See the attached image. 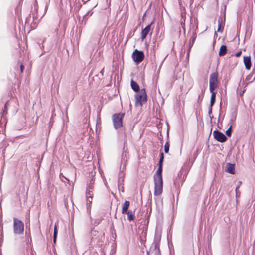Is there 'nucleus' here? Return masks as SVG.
Returning <instances> with one entry per match:
<instances>
[{"label":"nucleus","instance_id":"obj_1","mask_svg":"<svg viewBox=\"0 0 255 255\" xmlns=\"http://www.w3.org/2000/svg\"><path fill=\"white\" fill-rule=\"evenodd\" d=\"M163 158V153H161L159 160V167L154 175V194L155 196H160L162 193L163 179L162 176V172Z\"/></svg>","mask_w":255,"mask_h":255},{"label":"nucleus","instance_id":"obj_2","mask_svg":"<svg viewBox=\"0 0 255 255\" xmlns=\"http://www.w3.org/2000/svg\"><path fill=\"white\" fill-rule=\"evenodd\" d=\"M136 106L141 107L147 100V96L144 89L140 90L139 92L135 95Z\"/></svg>","mask_w":255,"mask_h":255},{"label":"nucleus","instance_id":"obj_3","mask_svg":"<svg viewBox=\"0 0 255 255\" xmlns=\"http://www.w3.org/2000/svg\"><path fill=\"white\" fill-rule=\"evenodd\" d=\"M13 230L15 234H21L24 231L23 222L16 218L13 219Z\"/></svg>","mask_w":255,"mask_h":255},{"label":"nucleus","instance_id":"obj_4","mask_svg":"<svg viewBox=\"0 0 255 255\" xmlns=\"http://www.w3.org/2000/svg\"><path fill=\"white\" fill-rule=\"evenodd\" d=\"M124 113H118L113 116V122L115 128H118L122 127V119Z\"/></svg>","mask_w":255,"mask_h":255},{"label":"nucleus","instance_id":"obj_5","mask_svg":"<svg viewBox=\"0 0 255 255\" xmlns=\"http://www.w3.org/2000/svg\"><path fill=\"white\" fill-rule=\"evenodd\" d=\"M218 73L216 72L213 73L210 76V92L214 91L218 85Z\"/></svg>","mask_w":255,"mask_h":255},{"label":"nucleus","instance_id":"obj_6","mask_svg":"<svg viewBox=\"0 0 255 255\" xmlns=\"http://www.w3.org/2000/svg\"><path fill=\"white\" fill-rule=\"evenodd\" d=\"M144 55L143 52L135 50L132 54V58L133 60L139 63L141 62L144 59Z\"/></svg>","mask_w":255,"mask_h":255},{"label":"nucleus","instance_id":"obj_7","mask_svg":"<svg viewBox=\"0 0 255 255\" xmlns=\"http://www.w3.org/2000/svg\"><path fill=\"white\" fill-rule=\"evenodd\" d=\"M213 135L216 140L220 142H224L227 140V138L225 135L223 133L218 131H214L213 132Z\"/></svg>","mask_w":255,"mask_h":255},{"label":"nucleus","instance_id":"obj_8","mask_svg":"<svg viewBox=\"0 0 255 255\" xmlns=\"http://www.w3.org/2000/svg\"><path fill=\"white\" fill-rule=\"evenodd\" d=\"M226 171L229 173L235 174V164L228 163L226 165Z\"/></svg>","mask_w":255,"mask_h":255},{"label":"nucleus","instance_id":"obj_9","mask_svg":"<svg viewBox=\"0 0 255 255\" xmlns=\"http://www.w3.org/2000/svg\"><path fill=\"white\" fill-rule=\"evenodd\" d=\"M243 61L246 69L247 70H250L251 66V57L250 56L244 57Z\"/></svg>","mask_w":255,"mask_h":255},{"label":"nucleus","instance_id":"obj_10","mask_svg":"<svg viewBox=\"0 0 255 255\" xmlns=\"http://www.w3.org/2000/svg\"><path fill=\"white\" fill-rule=\"evenodd\" d=\"M150 30V25L147 26L141 32V38L142 40L145 38Z\"/></svg>","mask_w":255,"mask_h":255},{"label":"nucleus","instance_id":"obj_11","mask_svg":"<svg viewBox=\"0 0 255 255\" xmlns=\"http://www.w3.org/2000/svg\"><path fill=\"white\" fill-rule=\"evenodd\" d=\"M130 203L129 201H126L125 202L123 208H122V212L123 214H125L126 213H127L128 212V210L129 206Z\"/></svg>","mask_w":255,"mask_h":255},{"label":"nucleus","instance_id":"obj_12","mask_svg":"<svg viewBox=\"0 0 255 255\" xmlns=\"http://www.w3.org/2000/svg\"><path fill=\"white\" fill-rule=\"evenodd\" d=\"M131 86L133 90H134L135 91H138L139 90V87L138 85L133 80L131 81Z\"/></svg>","mask_w":255,"mask_h":255},{"label":"nucleus","instance_id":"obj_13","mask_svg":"<svg viewBox=\"0 0 255 255\" xmlns=\"http://www.w3.org/2000/svg\"><path fill=\"white\" fill-rule=\"evenodd\" d=\"M211 92L212 93V95H211V97L210 104H211V106H212L215 102L216 93L214 91Z\"/></svg>","mask_w":255,"mask_h":255},{"label":"nucleus","instance_id":"obj_14","mask_svg":"<svg viewBox=\"0 0 255 255\" xmlns=\"http://www.w3.org/2000/svg\"><path fill=\"white\" fill-rule=\"evenodd\" d=\"M226 52V47L225 46H222L220 48L219 54L221 56L224 55Z\"/></svg>","mask_w":255,"mask_h":255},{"label":"nucleus","instance_id":"obj_15","mask_svg":"<svg viewBox=\"0 0 255 255\" xmlns=\"http://www.w3.org/2000/svg\"><path fill=\"white\" fill-rule=\"evenodd\" d=\"M57 234V226H56V225H55V227H54V235H53V242H54V243H55V242H56Z\"/></svg>","mask_w":255,"mask_h":255},{"label":"nucleus","instance_id":"obj_16","mask_svg":"<svg viewBox=\"0 0 255 255\" xmlns=\"http://www.w3.org/2000/svg\"><path fill=\"white\" fill-rule=\"evenodd\" d=\"M125 214H128V219L130 221L132 220L133 219V214H132L131 212L128 211L127 213H126Z\"/></svg>","mask_w":255,"mask_h":255},{"label":"nucleus","instance_id":"obj_17","mask_svg":"<svg viewBox=\"0 0 255 255\" xmlns=\"http://www.w3.org/2000/svg\"><path fill=\"white\" fill-rule=\"evenodd\" d=\"M232 133V126H230L228 129L226 130V133L228 136H230Z\"/></svg>","mask_w":255,"mask_h":255},{"label":"nucleus","instance_id":"obj_18","mask_svg":"<svg viewBox=\"0 0 255 255\" xmlns=\"http://www.w3.org/2000/svg\"><path fill=\"white\" fill-rule=\"evenodd\" d=\"M169 150V144L168 142H166L164 146L165 152L166 153H168Z\"/></svg>","mask_w":255,"mask_h":255},{"label":"nucleus","instance_id":"obj_19","mask_svg":"<svg viewBox=\"0 0 255 255\" xmlns=\"http://www.w3.org/2000/svg\"><path fill=\"white\" fill-rule=\"evenodd\" d=\"M217 31L220 32H222L223 31V28L222 27V24L219 21V25Z\"/></svg>","mask_w":255,"mask_h":255},{"label":"nucleus","instance_id":"obj_20","mask_svg":"<svg viewBox=\"0 0 255 255\" xmlns=\"http://www.w3.org/2000/svg\"><path fill=\"white\" fill-rule=\"evenodd\" d=\"M20 72L22 73L24 69V66L22 64H21L20 65Z\"/></svg>","mask_w":255,"mask_h":255},{"label":"nucleus","instance_id":"obj_21","mask_svg":"<svg viewBox=\"0 0 255 255\" xmlns=\"http://www.w3.org/2000/svg\"><path fill=\"white\" fill-rule=\"evenodd\" d=\"M60 177L61 178H64L66 180H68V179L66 177H65V176H64L62 173H61V174H60Z\"/></svg>","mask_w":255,"mask_h":255},{"label":"nucleus","instance_id":"obj_22","mask_svg":"<svg viewBox=\"0 0 255 255\" xmlns=\"http://www.w3.org/2000/svg\"><path fill=\"white\" fill-rule=\"evenodd\" d=\"M241 52L240 51L236 54V56L237 57H239L241 55Z\"/></svg>","mask_w":255,"mask_h":255},{"label":"nucleus","instance_id":"obj_23","mask_svg":"<svg viewBox=\"0 0 255 255\" xmlns=\"http://www.w3.org/2000/svg\"><path fill=\"white\" fill-rule=\"evenodd\" d=\"M89 0H83V1L84 3H85V2H87V1H88Z\"/></svg>","mask_w":255,"mask_h":255}]
</instances>
